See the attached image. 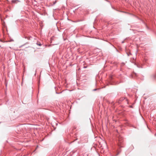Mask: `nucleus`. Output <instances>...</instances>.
Segmentation results:
<instances>
[{
    "instance_id": "obj_1",
    "label": "nucleus",
    "mask_w": 156,
    "mask_h": 156,
    "mask_svg": "<svg viewBox=\"0 0 156 156\" xmlns=\"http://www.w3.org/2000/svg\"><path fill=\"white\" fill-rule=\"evenodd\" d=\"M118 140L119 141L118 145H120V144H121L123 142V138L122 137H119L118 138Z\"/></svg>"
},
{
    "instance_id": "obj_2",
    "label": "nucleus",
    "mask_w": 156,
    "mask_h": 156,
    "mask_svg": "<svg viewBox=\"0 0 156 156\" xmlns=\"http://www.w3.org/2000/svg\"><path fill=\"white\" fill-rule=\"evenodd\" d=\"M37 44L39 46H41V44L39 42H37Z\"/></svg>"
},
{
    "instance_id": "obj_3",
    "label": "nucleus",
    "mask_w": 156,
    "mask_h": 156,
    "mask_svg": "<svg viewBox=\"0 0 156 156\" xmlns=\"http://www.w3.org/2000/svg\"><path fill=\"white\" fill-rule=\"evenodd\" d=\"M124 99V98H121L119 100V101H122Z\"/></svg>"
},
{
    "instance_id": "obj_4",
    "label": "nucleus",
    "mask_w": 156,
    "mask_h": 156,
    "mask_svg": "<svg viewBox=\"0 0 156 156\" xmlns=\"http://www.w3.org/2000/svg\"><path fill=\"white\" fill-rule=\"evenodd\" d=\"M16 0H13L12 1V3H16Z\"/></svg>"
},
{
    "instance_id": "obj_5",
    "label": "nucleus",
    "mask_w": 156,
    "mask_h": 156,
    "mask_svg": "<svg viewBox=\"0 0 156 156\" xmlns=\"http://www.w3.org/2000/svg\"><path fill=\"white\" fill-rule=\"evenodd\" d=\"M56 2V1H55L54 2H53V5H54Z\"/></svg>"
},
{
    "instance_id": "obj_6",
    "label": "nucleus",
    "mask_w": 156,
    "mask_h": 156,
    "mask_svg": "<svg viewBox=\"0 0 156 156\" xmlns=\"http://www.w3.org/2000/svg\"><path fill=\"white\" fill-rule=\"evenodd\" d=\"M98 90L97 89H94L93 90L94 91H95V90Z\"/></svg>"
},
{
    "instance_id": "obj_7",
    "label": "nucleus",
    "mask_w": 156,
    "mask_h": 156,
    "mask_svg": "<svg viewBox=\"0 0 156 156\" xmlns=\"http://www.w3.org/2000/svg\"><path fill=\"white\" fill-rule=\"evenodd\" d=\"M120 151H119L118 152V154L116 155H118L120 153Z\"/></svg>"
},
{
    "instance_id": "obj_8",
    "label": "nucleus",
    "mask_w": 156,
    "mask_h": 156,
    "mask_svg": "<svg viewBox=\"0 0 156 156\" xmlns=\"http://www.w3.org/2000/svg\"><path fill=\"white\" fill-rule=\"evenodd\" d=\"M124 43V41H122V43Z\"/></svg>"
},
{
    "instance_id": "obj_9",
    "label": "nucleus",
    "mask_w": 156,
    "mask_h": 156,
    "mask_svg": "<svg viewBox=\"0 0 156 156\" xmlns=\"http://www.w3.org/2000/svg\"><path fill=\"white\" fill-rule=\"evenodd\" d=\"M79 21H80L78 20V21H77V22H79Z\"/></svg>"
},
{
    "instance_id": "obj_10",
    "label": "nucleus",
    "mask_w": 156,
    "mask_h": 156,
    "mask_svg": "<svg viewBox=\"0 0 156 156\" xmlns=\"http://www.w3.org/2000/svg\"><path fill=\"white\" fill-rule=\"evenodd\" d=\"M1 47V46L0 45V47Z\"/></svg>"
},
{
    "instance_id": "obj_11",
    "label": "nucleus",
    "mask_w": 156,
    "mask_h": 156,
    "mask_svg": "<svg viewBox=\"0 0 156 156\" xmlns=\"http://www.w3.org/2000/svg\"><path fill=\"white\" fill-rule=\"evenodd\" d=\"M7 1H8V0H6Z\"/></svg>"
}]
</instances>
